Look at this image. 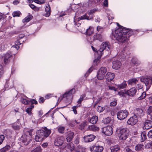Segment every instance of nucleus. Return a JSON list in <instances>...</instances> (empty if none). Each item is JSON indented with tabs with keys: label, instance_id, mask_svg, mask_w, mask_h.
Wrapping results in <instances>:
<instances>
[{
	"label": "nucleus",
	"instance_id": "09e8293b",
	"mask_svg": "<svg viewBox=\"0 0 152 152\" xmlns=\"http://www.w3.org/2000/svg\"><path fill=\"white\" fill-rule=\"evenodd\" d=\"M42 149L41 147L38 146L31 151V152H41Z\"/></svg>",
	"mask_w": 152,
	"mask_h": 152
},
{
	"label": "nucleus",
	"instance_id": "393cba45",
	"mask_svg": "<svg viewBox=\"0 0 152 152\" xmlns=\"http://www.w3.org/2000/svg\"><path fill=\"white\" fill-rule=\"evenodd\" d=\"M20 41H19L18 39H17V41L15 42V45H13L11 47V49L12 50L15 48L17 51L19 48V45H20Z\"/></svg>",
	"mask_w": 152,
	"mask_h": 152
},
{
	"label": "nucleus",
	"instance_id": "680f3d73",
	"mask_svg": "<svg viewBox=\"0 0 152 152\" xmlns=\"http://www.w3.org/2000/svg\"><path fill=\"white\" fill-rule=\"evenodd\" d=\"M96 11H97V10L95 9L91 10H90V11L88 12V15H92L93 13L95 12Z\"/></svg>",
	"mask_w": 152,
	"mask_h": 152
},
{
	"label": "nucleus",
	"instance_id": "7ed1b4c3",
	"mask_svg": "<svg viewBox=\"0 0 152 152\" xmlns=\"http://www.w3.org/2000/svg\"><path fill=\"white\" fill-rule=\"evenodd\" d=\"M129 131L127 128H117L116 131L117 134H120L119 139L122 140H125L129 136Z\"/></svg>",
	"mask_w": 152,
	"mask_h": 152
},
{
	"label": "nucleus",
	"instance_id": "f03ea898",
	"mask_svg": "<svg viewBox=\"0 0 152 152\" xmlns=\"http://www.w3.org/2000/svg\"><path fill=\"white\" fill-rule=\"evenodd\" d=\"M120 29H118L115 30V37L116 39L120 43H125L127 42L128 40V38L127 36H126L122 34V32H118Z\"/></svg>",
	"mask_w": 152,
	"mask_h": 152
},
{
	"label": "nucleus",
	"instance_id": "c9c22d12",
	"mask_svg": "<svg viewBox=\"0 0 152 152\" xmlns=\"http://www.w3.org/2000/svg\"><path fill=\"white\" fill-rule=\"evenodd\" d=\"M111 121V119L110 117H108L104 118L102 121V122L104 124H107L109 123Z\"/></svg>",
	"mask_w": 152,
	"mask_h": 152
},
{
	"label": "nucleus",
	"instance_id": "603ef678",
	"mask_svg": "<svg viewBox=\"0 0 152 152\" xmlns=\"http://www.w3.org/2000/svg\"><path fill=\"white\" fill-rule=\"evenodd\" d=\"M146 96V93L145 92H143L142 93L141 95L138 97L139 100H142L144 99Z\"/></svg>",
	"mask_w": 152,
	"mask_h": 152
},
{
	"label": "nucleus",
	"instance_id": "4468645a",
	"mask_svg": "<svg viewBox=\"0 0 152 152\" xmlns=\"http://www.w3.org/2000/svg\"><path fill=\"white\" fill-rule=\"evenodd\" d=\"M127 86V85L125 81H124L123 83L120 84H115V91L124 89L126 88Z\"/></svg>",
	"mask_w": 152,
	"mask_h": 152
},
{
	"label": "nucleus",
	"instance_id": "3c124183",
	"mask_svg": "<svg viewBox=\"0 0 152 152\" xmlns=\"http://www.w3.org/2000/svg\"><path fill=\"white\" fill-rule=\"evenodd\" d=\"M87 125L86 122H83L82 123H81L79 126V129L83 130L84 127Z\"/></svg>",
	"mask_w": 152,
	"mask_h": 152
},
{
	"label": "nucleus",
	"instance_id": "49530a36",
	"mask_svg": "<svg viewBox=\"0 0 152 152\" xmlns=\"http://www.w3.org/2000/svg\"><path fill=\"white\" fill-rule=\"evenodd\" d=\"M80 104H77L76 106H73L72 107V109H73V111L75 114H76L77 113L76 109L78 107H80Z\"/></svg>",
	"mask_w": 152,
	"mask_h": 152
},
{
	"label": "nucleus",
	"instance_id": "a878e982",
	"mask_svg": "<svg viewBox=\"0 0 152 152\" xmlns=\"http://www.w3.org/2000/svg\"><path fill=\"white\" fill-rule=\"evenodd\" d=\"M98 120V117L96 116H94L91 118L88 119V121L93 124H95Z\"/></svg>",
	"mask_w": 152,
	"mask_h": 152
},
{
	"label": "nucleus",
	"instance_id": "dca6fc26",
	"mask_svg": "<svg viewBox=\"0 0 152 152\" xmlns=\"http://www.w3.org/2000/svg\"><path fill=\"white\" fill-rule=\"evenodd\" d=\"M64 138L63 137L60 136L57 137L54 141L55 145L59 146L61 145L63 143Z\"/></svg>",
	"mask_w": 152,
	"mask_h": 152
},
{
	"label": "nucleus",
	"instance_id": "7c9ffc66",
	"mask_svg": "<svg viewBox=\"0 0 152 152\" xmlns=\"http://www.w3.org/2000/svg\"><path fill=\"white\" fill-rule=\"evenodd\" d=\"M143 145L142 144H138L135 147V150L137 151H139L143 149Z\"/></svg>",
	"mask_w": 152,
	"mask_h": 152
},
{
	"label": "nucleus",
	"instance_id": "13d9d810",
	"mask_svg": "<svg viewBox=\"0 0 152 152\" xmlns=\"http://www.w3.org/2000/svg\"><path fill=\"white\" fill-rule=\"evenodd\" d=\"M97 30L98 32H102L104 31V28L102 27L98 26L97 27Z\"/></svg>",
	"mask_w": 152,
	"mask_h": 152
},
{
	"label": "nucleus",
	"instance_id": "6e6552de",
	"mask_svg": "<svg viewBox=\"0 0 152 152\" xmlns=\"http://www.w3.org/2000/svg\"><path fill=\"white\" fill-rule=\"evenodd\" d=\"M140 81L145 84L147 88L148 89L152 84V77H143L140 79Z\"/></svg>",
	"mask_w": 152,
	"mask_h": 152
},
{
	"label": "nucleus",
	"instance_id": "e433bc0d",
	"mask_svg": "<svg viewBox=\"0 0 152 152\" xmlns=\"http://www.w3.org/2000/svg\"><path fill=\"white\" fill-rule=\"evenodd\" d=\"M10 146L9 145H7L4 147L2 148L0 150L1 152H5L10 149Z\"/></svg>",
	"mask_w": 152,
	"mask_h": 152
},
{
	"label": "nucleus",
	"instance_id": "6e6d98bb",
	"mask_svg": "<svg viewBox=\"0 0 152 152\" xmlns=\"http://www.w3.org/2000/svg\"><path fill=\"white\" fill-rule=\"evenodd\" d=\"M32 110L30 108L28 107L26 109V111L29 115H31L32 114Z\"/></svg>",
	"mask_w": 152,
	"mask_h": 152
},
{
	"label": "nucleus",
	"instance_id": "72a5a7b5",
	"mask_svg": "<svg viewBox=\"0 0 152 152\" xmlns=\"http://www.w3.org/2000/svg\"><path fill=\"white\" fill-rule=\"evenodd\" d=\"M58 132L61 134L64 133V131L65 129V128L63 126H59L58 127Z\"/></svg>",
	"mask_w": 152,
	"mask_h": 152
},
{
	"label": "nucleus",
	"instance_id": "0e129e2a",
	"mask_svg": "<svg viewBox=\"0 0 152 152\" xmlns=\"http://www.w3.org/2000/svg\"><path fill=\"white\" fill-rule=\"evenodd\" d=\"M93 68L91 67L90 68L88 71L86 72V73L85 74V75L87 77L89 75V73L92 72L93 71Z\"/></svg>",
	"mask_w": 152,
	"mask_h": 152
},
{
	"label": "nucleus",
	"instance_id": "5fc2aeb1",
	"mask_svg": "<svg viewBox=\"0 0 152 152\" xmlns=\"http://www.w3.org/2000/svg\"><path fill=\"white\" fill-rule=\"evenodd\" d=\"M45 0H35L34 2L37 4H42L45 2Z\"/></svg>",
	"mask_w": 152,
	"mask_h": 152
},
{
	"label": "nucleus",
	"instance_id": "39448f33",
	"mask_svg": "<svg viewBox=\"0 0 152 152\" xmlns=\"http://www.w3.org/2000/svg\"><path fill=\"white\" fill-rule=\"evenodd\" d=\"M44 129V131L42 130H38L36 133L38 136L43 139L48 137L51 133V130L47 129L46 127H45Z\"/></svg>",
	"mask_w": 152,
	"mask_h": 152
},
{
	"label": "nucleus",
	"instance_id": "774afa93",
	"mask_svg": "<svg viewBox=\"0 0 152 152\" xmlns=\"http://www.w3.org/2000/svg\"><path fill=\"white\" fill-rule=\"evenodd\" d=\"M148 137L150 138H152V130H150L148 133Z\"/></svg>",
	"mask_w": 152,
	"mask_h": 152
},
{
	"label": "nucleus",
	"instance_id": "9b49d317",
	"mask_svg": "<svg viewBox=\"0 0 152 152\" xmlns=\"http://www.w3.org/2000/svg\"><path fill=\"white\" fill-rule=\"evenodd\" d=\"M137 121V117L136 115H134L128 119L127 121V123L128 124L133 126L135 124Z\"/></svg>",
	"mask_w": 152,
	"mask_h": 152
},
{
	"label": "nucleus",
	"instance_id": "f3484780",
	"mask_svg": "<svg viewBox=\"0 0 152 152\" xmlns=\"http://www.w3.org/2000/svg\"><path fill=\"white\" fill-rule=\"evenodd\" d=\"M12 55L10 51H8L4 55V60L5 64H6L10 61V58L12 56Z\"/></svg>",
	"mask_w": 152,
	"mask_h": 152
},
{
	"label": "nucleus",
	"instance_id": "a211bd4d",
	"mask_svg": "<svg viewBox=\"0 0 152 152\" xmlns=\"http://www.w3.org/2000/svg\"><path fill=\"white\" fill-rule=\"evenodd\" d=\"M105 78L108 81L113 82H114L113 79L114 78V74L110 72H108L105 76Z\"/></svg>",
	"mask_w": 152,
	"mask_h": 152
},
{
	"label": "nucleus",
	"instance_id": "473e14b6",
	"mask_svg": "<svg viewBox=\"0 0 152 152\" xmlns=\"http://www.w3.org/2000/svg\"><path fill=\"white\" fill-rule=\"evenodd\" d=\"M7 47V45L5 42H3L0 45V48L1 50H6Z\"/></svg>",
	"mask_w": 152,
	"mask_h": 152
},
{
	"label": "nucleus",
	"instance_id": "423d86ee",
	"mask_svg": "<svg viewBox=\"0 0 152 152\" xmlns=\"http://www.w3.org/2000/svg\"><path fill=\"white\" fill-rule=\"evenodd\" d=\"M75 90L74 88L67 91L62 95L63 98H66L67 102H70L72 99V94L75 93Z\"/></svg>",
	"mask_w": 152,
	"mask_h": 152
},
{
	"label": "nucleus",
	"instance_id": "a19ab883",
	"mask_svg": "<svg viewBox=\"0 0 152 152\" xmlns=\"http://www.w3.org/2000/svg\"><path fill=\"white\" fill-rule=\"evenodd\" d=\"M146 133L145 132H143L142 133L141 135V137L142 140V142L144 141L146 139Z\"/></svg>",
	"mask_w": 152,
	"mask_h": 152
},
{
	"label": "nucleus",
	"instance_id": "ea45409f",
	"mask_svg": "<svg viewBox=\"0 0 152 152\" xmlns=\"http://www.w3.org/2000/svg\"><path fill=\"white\" fill-rule=\"evenodd\" d=\"M33 130L32 129H24V132L25 133H27V134H29L30 136L32 135V132Z\"/></svg>",
	"mask_w": 152,
	"mask_h": 152
},
{
	"label": "nucleus",
	"instance_id": "4d7b16f0",
	"mask_svg": "<svg viewBox=\"0 0 152 152\" xmlns=\"http://www.w3.org/2000/svg\"><path fill=\"white\" fill-rule=\"evenodd\" d=\"M119 53H118V55H121V56L122 57V58L123 59L124 58H125L126 57V53H125L124 51L123 50L121 51V53L120 54H119Z\"/></svg>",
	"mask_w": 152,
	"mask_h": 152
},
{
	"label": "nucleus",
	"instance_id": "aec40b11",
	"mask_svg": "<svg viewBox=\"0 0 152 152\" xmlns=\"http://www.w3.org/2000/svg\"><path fill=\"white\" fill-rule=\"evenodd\" d=\"M152 127V121L150 120L145 121L144 124V127L145 129H148Z\"/></svg>",
	"mask_w": 152,
	"mask_h": 152
},
{
	"label": "nucleus",
	"instance_id": "864d4df0",
	"mask_svg": "<svg viewBox=\"0 0 152 152\" xmlns=\"http://www.w3.org/2000/svg\"><path fill=\"white\" fill-rule=\"evenodd\" d=\"M147 113L149 116L152 115V106H150L147 110Z\"/></svg>",
	"mask_w": 152,
	"mask_h": 152
},
{
	"label": "nucleus",
	"instance_id": "c756f323",
	"mask_svg": "<svg viewBox=\"0 0 152 152\" xmlns=\"http://www.w3.org/2000/svg\"><path fill=\"white\" fill-rule=\"evenodd\" d=\"M88 129L90 130L94 131H98L99 129V127L94 125L89 126Z\"/></svg>",
	"mask_w": 152,
	"mask_h": 152
},
{
	"label": "nucleus",
	"instance_id": "e2e57ef3",
	"mask_svg": "<svg viewBox=\"0 0 152 152\" xmlns=\"http://www.w3.org/2000/svg\"><path fill=\"white\" fill-rule=\"evenodd\" d=\"M4 136L3 135H0V145H1L4 139Z\"/></svg>",
	"mask_w": 152,
	"mask_h": 152
},
{
	"label": "nucleus",
	"instance_id": "6ab92c4d",
	"mask_svg": "<svg viewBox=\"0 0 152 152\" xmlns=\"http://www.w3.org/2000/svg\"><path fill=\"white\" fill-rule=\"evenodd\" d=\"M95 136L92 134H89L84 137V141L86 142H90L93 141L95 139Z\"/></svg>",
	"mask_w": 152,
	"mask_h": 152
},
{
	"label": "nucleus",
	"instance_id": "58836bf2",
	"mask_svg": "<svg viewBox=\"0 0 152 152\" xmlns=\"http://www.w3.org/2000/svg\"><path fill=\"white\" fill-rule=\"evenodd\" d=\"M132 63L135 65L137 64L138 65L140 63V62L138 61L137 58H132Z\"/></svg>",
	"mask_w": 152,
	"mask_h": 152
},
{
	"label": "nucleus",
	"instance_id": "8fccbe9b",
	"mask_svg": "<svg viewBox=\"0 0 152 152\" xmlns=\"http://www.w3.org/2000/svg\"><path fill=\"white\" fill-rule=\"evenodd\" d=\"M118 94L120 96L125 97H126V95H127L126 93V91H125V92H124L122 91H120L118 92Z\"/></svg>",
	"mask_w": 152,
	"mask_h": 152
},
{
	"label": "nucleus",
	"instance_id": "2f4dec72",
	"mask_svg": "<svg viewBox=\"0 0 152 152\" xmlns=\"http://www.w3.org/2000/svg\"><path fill=\"white\" fill-rule=\"evenodd\" d=\"M32 15H29L26 16L24 19L22 21L23 23L27 22L29 21L32 18Z\"/></svg>",
	"mask_w": 152,
	"mask_h": 152
},
{
	"label": "nucleus",
	"instance_id": "bb28decb",
	"mask_svg": "<svg viewBox=\"0 0 152 152\" xmlns=\"http://www.w3.org/2000/svg\"><path fill=\"white\" fill-rule=\"evenodd\" d=\"M12 127L14 129L16 130H18L20 128V123H19L18 121V122H17L14 123L12 124Z\"/></svg>",
	"mask_w": 152,
	"mask_h": 152
},
{
	"label": "nucleus",
	"instance_id": "0eeeda50",
	"mask_svg": "<svg viewBox=\"0 0 152 152\" xmlns=\"http://www.w3.org/2000/svg\"><path fill=\"white\" fill-rule=\"evenodd\" d=\"M129 114V112L126 110H120L117 114V118L118 119L122 120L125 119Z\"/></svg>",
	"mask_w": 152,
	"mask_h": 152
},
{
	"label": "nucleus",
	"instance_id": "1a4fd4ad",
	"mask_svg": "<svg viewBox=\"0 0 152 152\" xmlns=\"http://www.w3.org/2000/svg\"><path fill=\"white\" fill-rule=\"evenodd\" d=\"M107 72L106 68L104 67H101L97 73V78L99 80H102L104 77V75Z\"/></svg>",
	"mask_w": 152,
	"mask_h": 152
},
{
	"label": "nucleus",
	"instance_id": "338daca9",
	"mask_svg": "<svg viewBox=\"0 0 152 152\" xmlns=\"http://www.w3.org/2000/svg\"><path fill=\"white\" fill-rule=\"evenodd\" d=\"M3 67L2 65H0V77L3 74Z\"/></svg>",
	"mask_w": 152,
	"mask_h": 152
},
{
	"label": "nucleus",
	"instance_id": "f257e3e1",
	"mask_svg": "<svg viewBox=\"0 0 152 152\" xmlns=\"http://www.w3.org/2000/svg\"><path fill=\"white\" fill-rule=\"evenodd\" d=\"M93 50L96 53L99 54V56L98 57L97 59H95L94 62L97 63L99 60L101 58V56L102 55V52L105 49L108 50L110 49V46L108 42H103L100 46V48L98 51H97L95 48L93 47V46H91Z\"/></svg>",
	"mask_w": 152,
	"mask_h": 152
},
{
	"label": "nucleus",
	"instance_id": "79ce46f5",
	"mask_svg": "<svg viewBox=\"0 0 152 152\" xmlns=\"http://www.w3.org/2000/svg\"><path fill=\"white\" fill-rule=\"evenodd\" d=\"M85 96L86 95L85 94H83L81 96L80 99H79V100L77 101V103H78V104H80V106L81 105V102L83 100Z\"/></svg>",
	"mask_w": 152,
	"mask_h": 152
},
{
	"label": "nucleus",
	"instance_id": "052dcab7",
	"mask_svg": "<svg viewBox=\"0 0 152 152\" xmlns=\"http://www.w3.org/2000/svg\"><path fill=\"white\" fill-rule=\"evenodd\" d=\"M69 125L71 127H74L75 126V124L74 121H70L68 123Z\"/></svg>",
	"mask_w": 152,
	"mask_h": 152
},
{
	"label": "nucleus",
	"instance_id": "cd10ccee",
	"mask_svg": "<svg viewBox=\"0 0 152 152\" xmlns=\"http://www.w3.org/2000/svg\"><path fill=\"white\" fill-rule=\"evenodd\" d=\"M93 17H89V16L87 15L86 14H85L83 16H80L78 18V20L87 19L88 20H90L93 19Z\"/></svg>",
	"mask_w": 152,
	"mask_h": 152
},
{
	"label": "nucleus",
	"instance_id": "9d476101",
	"mask_svg": "<svg viewBox=\"0 0 152 152\" xmlns=\"http://www.w3.org/2000/svg\"><path fill=\"white\" fill-rule=\"evenodd\" d=\"M113 128L110 126H107L102 128V132L107 136H110L113 133Z\"/></svg>",
	"mask_w": 152,
	"mask_h": 152
},
{
	"label": "nucleus",
	"instance_id": "f704fd0d",
	"mask_svg": "<svg viewBox=\"0 0 152 152\" xmlns=\"http://www.w3.org/2000/svg\"><path fill=\"white\" fill-rule=\"evenodd\" d=\"M67 148L70 150L71 152H73V151L75 148L74 145L72 143H70L68 144L67 145Z\"/></svg>",
	"mask_w": 152,
	"mask_h": 152
},
{
	"label": "nucleus",
	"instance_id": "c85d7f7f",
	"mask_svg": "<svg viewBox=\"0 0 152 152\" xmlns=\"http://www.w3.org/2000/svg\"><path fill=\"white\" fill-rule=\"evenodd\" d=\"M121 66V62L118 61H115V69H119Z\"/></svg>",
	"mask_w": 152,
	"mask_h": 152
},
{
	"label": "nucleus",
	"instance_id": "412c9836",
	"mask_svg": "<svg viewBox=\"0 0 152 152\" xmlns=\"http://www.w3.org/2000/svg\"><path fill=\"white\" fill-rule=\"evenodd\" d=\"M74 133L73 132L70 131L68 133L66 137L67 141L68 142H70L74 137Z\"/></svg>",
	"mask_w": 152,
	"mask_h": 152
},
{
	"label": "nucleus",
	"instance_id": "de8ad7c7",
	"mask_svg": "<svg viewBox=\"0 0 152 152\" xmlns=\"http://www.w3.org/2000/svg\"><path fill=\"white\" fill-rule=\"evenodd\" d=\"M21 102L25 104H27L30 102L26 98H22L21 99Z\"/></svg>",
	"mask_w": 152,
	"mask_h": 152
},
{
	"label": "nucleus",
	"instance_id": "4c0bfd02",
	"mask_svg": "<svg viewBox=\"0 0 152 152\" xmlns=\"http://www.w3.org/2000/svg\"><path fill=\"white\" fill-rule=\"evenodd\" d=\"M21 15V13L19 11H16L12 13V15L14 17H19Z\"/></svg>",
	"mask_w": 152,
	"mask_h": 152
},
{
	"label": "nucleus",
	"instance_id": "bf43d9fd",
	"mask_svg": "<svg viewBox=\"0 0 152 152\" xmlns=\"http://www.w3.org/2000/svg\"><path fill=\"white\" fill-rule=\"evenodd\" d=\"M104 109L103 107L100 106H98L97 108V111L99 112H102L104 110Z\"/></svg>",
	"mask_w": 152,
	"mask_h": 152
},
{
	"label": "nucleus",
	"instance_id": "2eb2a0df",
	"mask_svg": "<svg viewBox=\"0 0 152 152\" xmlns=\"http://www.w3.org/2000/svg\"><path fill=\"white\" fill-rule=\"evenodd\" d=\"M103 150V147L99 145H94L90 148L91 152H101Z\"/></svg>",
	"mask_w": 152,
	"mask_h": 152
},
{
	"label": "nucleus",
	"instance_id": "a18cd8bd",
	"mask_svg": "<svg viewBox=\"0 0 152 152\" xmlns=\"http://www.w3.org/2000/svg\"><path fill=\"white\" fill-rule=\"evenodd\" d=\"M29 5L32 9L34 10L35 11H38L39 9V8L36 7L32 4H29Z\"/></svg>",
	"mask_w": 152,
	"mask_h": 152
},
{
	"label": "nucleus",
	"instance_id": "5701e85b",
	"mask_svg": "<svg viewBox=\"0 0 152 152\" xmlns=\"http://www.w3.org/2000/svg\"><path fill=\"white\" fill-rule=\"evenodd\" d=\"M138 81V80L136 78L130 79L127 81L128 85L131 86L135 85Z\"/></svg>",
	"mask_w": 152,
	"mask_h": 152
},
{
	"label": "nucleus",
	"instance_id": "c03bdc74",
	"mask_svg": "<svg viewBox=\"0 0 152 152\" xmlns=\"http://www.w3.org/2000/svg\"><path fill=\"white\" fill-rule=\"evenodd\" d=\"M43 139L40 136H38L37 134H36L35 136V140L37 142H40L42 141Z\"/></svg>",
	"mask_w": 152,
	"mask_h": 152
},
{
	"label": "nucleus",
	"instance_id": "b1692460",
	"mask_svg": "<svg viewBox=\"0 0 152 152\" xmlns=\"http://www.w3.org/2000/svg\"><path fill=\"white\" fill-rule=\"evenodd\" d=\"M45 10L46 12L45 16L46 17H49L50 15L51 12L50 6L49 4L46 6Z\"/></svg>",
	"mask_w": 152,
	"mask_h": 152
},
{
	"label": "nucleus",
	"instance_id": "69168bd1",
	"mask_svg": "<svg viewBox=\"0 0 152 152\" xmlns=\"http://www.w3.org/2000/svg\"><path fill=\"white\" fill-rule=\"evenodd\" d=\"M120 146L118 145H115V152H116L120 150Z\"/></svg>",
	"mask_w": 152,
	"mask_h": 152
},
{
	"label": "nucleus",
	"instance_id": "20e7f679",
	"mask_svg": "<svg viewBox=\"0 0 152 152\" xmlns=\"http://www.w3.org/2000/svg\"><path fill=\"white\" fill-rule=\"evenodd\" d=\"M119 29L120 30V31H118V32H121L123 35L127 36L128 37H129L130 36L132 35L136 34L139 32L138 30H132L131 29L126 28L123 26L121 28H119Z\"/></svg>",
	"mask_w": 152,
	"mask_h": 152
},
{
	"label": "nucleus",
	"instance_id": "ddd939ff",
	"mask_svg": "<svg viewBox=\"0 0 152 152\" xmlns=\"http://www.w3.org/2000/svg\"><path fill=\"white\" fill-rule=\"evenodd\" d=\"M137 89L135 87H132L129 89L126 90L127 95L133 97L137 93Z\"/></svg>",
	"mask_w": 152,
	"mask_h": 152
},
{
	"label": "nucleus",
	"instance_id": "37998d69",
	"mask_svg": "<svg viewBox=\"0 0 152 152\" xmlns=\"http://www.w3.org/2000/svg\"><path fill=\"white\" fill-rule=\"evenodd\" d=\"M93 32V30L89 27L87 29L86 33V34L88 35H91Z\"/></svg>",
	"mask_w": 152,
	"mask_h": 152
},
{
	"label": "nucleus",
	"instance_id": "f8f14e48",
	"mask_svg": "<svg viewBox=\"0 0 152 152\" xmlns=\"http://www.w3.org/2000/svg\"><path fill=\"white\" fill-rule=\"evenodd\" d=\"M98 40L100 42H102L104 40V38L102 35L96 34H95L93 36V39L92 40H89L88 38V40L91 42H93L95 40Z\"/></svg>",
	"mask_w": 152,
	"mask_h": 152
},
{
	"label": "nucleus",
	"instance_id": "4be33fe9",
	"mask_svg": "<svg viewBox=\"0 0 152 152\" xmlns=\"http://www.w3.org/2000/svg\"><path fill=\"white\" fill-rule=\"evenodd\" d=\"M28 136L25 135L22 136L21 138V140L25 145H27L29 143V141L28 140Z\"/></svg>",
	"mask_w": 152,
	"mask_h": 152
}]
</instances>
